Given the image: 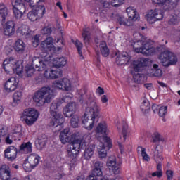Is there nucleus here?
<instances>
[{
	"label": "nucleus",
	"mask_w": 180,
	"mask_h": 180,
	"mask_svg": "<svg viewBox=\"0 0 180 180\" xmlns=\"http://www.w3.org/2000/svg\"><path fill=\"white\" fill-rule=\"evenodd\" d=\"M75 46H76L77 51L79 53L80 60H84V56H82V51H81V49H82V47H83L82 43L81 41H79V40H76Z\"/></svg>",
	"instance_id": "46"
},
{
	"label": "nucleus",
	"mask_w": 180,
	"mask_h": 180,
	"mask_svg": "<svg viewBox=\"0 0 180 180\" xmlns=\"http://www.w3.org/2000/svg\"><path fill=\"white\" fill-rule=\"evenodd\" d=\"M152 72L150 74V77H162V70L158 68V65L154 64L153 69L151 70Z\"/></svg>",
	"instance_id": "41"
},
{
	"label": "nucleus",
	"mask_w": 180,
	"mask_h": 180,
	"mask_svg": "<svg viewBox=\"0 0 180 180\" xmlns=\"http://www.w3.org/2000/svg\"><path fill=\"white\" fill-rule=\"evenodd\" d=\"M126 0H112L111 1L112 6H114V8H119L123 2H124Z\"/></svg>",
	"instance_id": "50"
},
{
	"label": "nucleus",
	"mask_w": 180,
	"mask_h": 180,
	"mask_svg": "<svg viewBox=\"0 0 180 180\" xmlns=\"http://www.w3.org/2000/svg\"><path fill=\"white\" fill-rule=\"evenodd\" d=\"M18 63L13 57L7 58L3 63L4 69L6 74H12L13 66Z\"/></svg>",
	"instance_id": "20"
},
{
	"label": "nucleus",
	"mask_w": 180,
	"mask_h": 180,
	"mask_svg": "<svg viewBox=\"0 0 180 180\" xmlns=\"http://www.w3.org/2000/svg\"><path fill=\"white\" fill-rule=\"evenodd\" d=\"M52 88L60 91H71V82L67 78L60 79L53 82Z\"/></svg>",
	"instance_id": "14"
},
{
	"label": "nucleus",
	"mask_w": 180,
	"mask_h": 180,
	"mask_svg": "<svg viewBox=\"0 0 180 180\" xmlns=\"http://www.w3.org/2000/svg\"><path fill=\"white\" fill-rule=\"evenodd\" d=\"M68 59L65 57L56 58L51 60V64L53 67H58V68L64 67L67 65Z\"/></svg>",
	"instance_id": "27"
},
{
	"label": "nucleus",
	"mask_w": 180,
	"mask_h": 180,
	"mask_svg": "<svg viewBox=\"0 0 180 180\" xmlns=\"http://www.w3.org/2000/svg\"><path fill=\"white\" fill-rule=\"evenodd\" d=\"M127 13L129 20H131L132 23L139 19V14H137V11L133 7H128L127 8Z\"/></svg>",
	"instance_id": "29"
},
{
	"label": "nucleus",
	"mask_w": 180,
	"mask_h": 180,
	"mask_svg": "<svg viewBox=\"0 0 180 180\" xmlns=\"http://www.w3.org/2000/svg\"><path fill=\"white\" fill-rule=\"evenodd\" d=\"M133 77L135 82H137V84H140L141 79V75L140 74H136L134 75L133 72Z\"/></svg>",
	"instance_id": "60"
},
{
	"label": "nucleus",
	"mask_w": 180,
	"mask_h": 180,
	"mask_svg": "<svg viewBox=\"0 0 180 180\" xmlns=\"http://www.w3.org/2000/svg\"><path fill=\"white\" fill-rule=\"evenodd\" d=\"M82 37L83 39V41L85 44H89V41H91V33H89V31L88 29L85 28L83 30V32L82 33Z\"/></svg>",
	"instance_id": "38"
},
{
	"label": "nucleus",
	"mask_w": 180,
	"mask_h": 180,
	"mask_svg": "<svg viewBox=\"0 0 180 180\" xmlns=\"http://www.w3.org/2000/svg\"><path fill=\"white\" fill-rule=\"evenodd\" d=\"M135 53H141L143 56H153L155 53V48L151 45L150 39L144 37L141 34H134V44H132Z\"/></svg>",
	"instance_id": "3"
},
{
	"label": "nucleus",
	"mask_w": 180,
	"mask_h": 180,
	"mask_svg": "<svg viewBox=\"0 0 180 180\" xmlns=\"http://www.w3.org/2000/svg\"><path fill=\"white\" fill-rule=\"evenodd\" d=\"M37 148L39 150H41V148H43L44 147V146H46V139H39L37 140Z\"/></svg>",
	"instance_id": "53"
},
{
	"label": "nucleus",
	"mask_w": 180,
	"mask_h": 180,
	"mask_svg": "<svg viewBox=\"0 0 180 180\" xmlns=\"http://www.w3.org/2000/svg\"><path fill=\"white\" fill-rule=\"evenodd\" d=\"M152 176H158V178H161L162 176V171H158L153 172Z\"/></svg>",
	"instance_id": "63"
},
{
	"label": "nucleus",
	"mask_w": 180,
	"mask_h": 180,
	"mask_svg": "<svg viewBox=\"0 0 180 180\" xmlns=\"http://www.w3.org/2000/svg\"><path fill=\"white\" fill-rule=\"evenodd\" d=\"M53 42V39L51 37H49L44 41H43L41 44V48L42 51H57V50L56 49V46H54Z\"/></svg>",
	"instance_id": "18"
},
{
	"label": "nucleus",
	"mask_w": 180,
	"mask_h": 180,
	"mask_svg": "<svg viewBox=\"0 0 180 180\" xmlns=\"http://www.w3.org/2000/svg\"><path fill=\"white\" fill-rule=\"evenodd\" d=\"M164 18V13L160 9H154L148 11L145 15V19L148 23L153 24L157 20H161Z\"/></svg>",
	"instance_id": "12"
},
{
	"label": "nucleus",
	"mask_w": 180,
	"mask_h": 180,
	"mask_svg": "<svg viewBox=\"0 0 180 180\" xmlns=\"http://www.w3.org/2000/svg\"><path fill=\"white\" fill-rule=\"evenodd\" d=\"M161 139V135L158 132H155L152 136L151 143H157Z\"/></svg>",
	"instance_id": "51"
},
{
	"label": "nucleus",
	"mask_w": 180,
	"mask_h": 180,
	"mask_svg": "<svg viewBox=\"0 0 180 180\" xmlns=\"http://www.w3.org/2000/svg\"><path fill=\"white\" fill-rule=\"evenodd\" d=\"M77 112V104L69 103L63 109V115L65 117H71Z\"/></svg>",
	"instance_id": "24"
},
{
	"label": "nucleus",
	"mask_w": 180,
	"mask_h": 180,
	"mask_svg": "<svg viewBox=\"0 0 180 180\" xmlns=\"http://www.w3.org/2000/svg\"><path fill=\"white\" fill-rule=\"evenodd\" d=\"M32 65H34L35 70L41 72L46 71L49 67H51V62L46 58H32Z\"/></svg>",
	"instance_id": "11"
},
{
	"label": "nucleus",
	"mask_w": 180,
	"mask_h": 180,
	"mask_svg": "<svg viewBox=\"0 0 180 180\" xmlns=\"http://www.w3.org/2000/svg\"><path fill=\"white\" fill-rule=\"evenodd\" d=\"M51 32H53V30L50 27H44L41 30V34H51Z\"/></svg>",
	"instance_id": "52"
},
{
	"label": "nucleus",
	"mask_w": 180,
	"mask_h": 180,
	"mask_svg": "<svg viewBox=\"0 0 180 180\" xmlns=\"http://www.w3.org/2000/svg\"><path fill=\"white\" fill-rule=\"evenodd\" d=\"M3 29L6 36H12L15 33V22L12 20L7 21L3 25Z\"/></svg>",
	"instance_id": "23"
},
{
	"label": "nucleus",
	"mask_w": 180,
	"mask_h": 180,
	"mask_svg": "<svg viewBox=\"0 0 180 180\" xmlns=\"http://www.w3.org/2000/svg\"><path fill=\"white\" fill-rule=\"evenodd\" d=\"M4 155L8 161H15L18 157V148L13 146H10L4 150Z\"/></svg>",
	"instance_id": "19"
},
{
	"label": "nucleus",
	"mask_w": 180,
	"mask_h": 180,
	"mask_svg": "<svg viewBox=\"0 0 180 180\" xmlns=\"http://www.w3.org/2000/svg\"><path fill=\"white\" fill-rule=\"evenodd\" d=\"M13 49L17 53H23L26 49V44L23 42L21 39H18L15 41L13 45Z\"/></svg>",
	"instance_id": "30"
},
{
	"label": "nucleus",
	"mask_w": 180,
	"mask_h": 180,
	"mask_svg": "<svg viewBox=\"0 0 180 180\" xmlns=\"http://www.w3.org/2000/svg\"><path fill=\"white\" fill-rule=\"evenodd\" d=\"M39 163L40 156L36 153H32L25 160L22 164V168L25 172H32Z\"/></svg>",
	"instance_id": "8"
},
{
	"label": "nucleus",
	"mask_w": 180,
	"mask_h": 180,
	"mask_svg": "<svg viewBox=\"0 0 180 180\" xmlns=\"http://www.w3.org/2000/svg\"><path fill=\"white\" fill-rule=\"evenodd\" d=\"M134 70L135 72H139L148 65V60L146 58H139L137 60H134L132 63Z\"/></svg>",
	"instance_id": "22"
},
{
	"label": "nucleus",
	"mask_w": 180,
	"mask_h": 180,
	"mask_svg": "<svg viewBox=\"0 0 180 180\" xmlns=\"http://www.w3.org/2000/svg\"><path fill=\"white\" fill-rule=\"evenodd\" d=\"M101 103H108L109 102V98H108V96L103 95L101 97Z\"/></svg>",
	"instance_id": "64"
},
{
	"label": "nucleus",
	"mask_w": 180,
	"mask_h": 180,
	"mask_svg": "<svg viewBox=\"0 0 180 180\" xmlns=\"http://www.w3.org/2000/svg\"><path fill=\"white\" fill-rule=\"evenodd\" d=\"M30 6H32V8H37L39 6V0H29L28 1Z\"/></svg>",
	"instance_id": "59"
},
{
	"label": "nucleus",
	"mask_w": 180,
	"mask_h": 180,
	"mask_svg": "<svg viewBox=\"0 0 180 180\" xmlns=\"http://www.w3.org/2000/svg\"><path fill=\"white\" fill-rule=\"evenodd\" d=\"M106 146L108 147V143L104 141H100L98 145L97 146V152L98 154L99 158H105L108 155V150L106 149Z\"/></svg>",
	"instance_id": "26"
},
{
	"label": "nucleus",
	"mask_w": 180,
	"mask_h": 180,
	"mask_svg": "<svg viewBox=\"0 0 180 180\" xmlns=\"http://www.w3.org/2000/svg\"><path fill=\"white\" fill-rule=\"evenodd\" d=\"M19 153H20V154H29L32 153V143L27 142L21 144Z\"/></svg>",
	"instance_id": "32"
},
{
	"label": "nucleus",
	"mask_w": 180,
	"mask_h": 180,
	"mask_svg": "<svg viewBox=\"0 0 180 180\" xmlns=\"http://www.w3.org/2000/svg\"><path fill=\"white\" fill-rule=\"evenodd\" d=\"M98 2L101 4L103 8H110V6H112V2L110 3V0H98Z\"/></svg>",
	"instance_id": "49"
},
{
	"label": "nucleus",
	"mask_w": 180,
	"mask_h": 180,
	"mask_svg": "<svg viewBox=\"0 0 180 180\" xmlns=\"http://www.w3.org/2000/svg\"><path fill=\"white\" fill-rule=\"evenodd\" d=\"M117 23H119V25L121 26H131V25H133V21L124 17H119L117 18Z\"/></svg>",
	"instance_id": "40"
},
{
	"label": "nucleus",
	"mask_w": 180,
	"mask_h": 180,
	"mask_svg": "<svg viewBox=\"0 0 180 180\" xmlns=\"http://www.w3.org/2000/svg\"><path fill=\"white\" fill-rule=\"evenodd\" d=\"M131 57L129 56V53L127 52H123L122 55L117 59V64L120 65H123V64H126L130 61Z\"/></svg>",
	"instance_id": "33"
},
{
	"label": "nucleus",
	"mask_w": 180,
	"mask_h": 180,
	"mask_svg": "<svg viewBox=\"0 0 180 180\" xmlns=\"http://www.w3.org/2000/svg\"><path fill=\"white\" fill-rule=\"evenodd\" d=\"M98 47L103 57H108L109 56V48H108V45L105 41H101Z\"/></svg>",
	"instance_id": "31"
},
{
	"label": "nucleus",
	"mask_w": 180,
	"mask_h": 180,
	"mask_svg": "<svg viewBox=\"0 0 180 180\" xmlns=\"http://www.w3.org/2000/svg\"><path fill=\"white\" fill-rule=\"evenodd\" d=\"M106 133H108V124L105 121L101 122L96 128V137L98 140L105 141L108 144V148H112V140L106 136Z\"/></svg>",
	"instance_id": "7"
},
{
	"label": "nucleus",
	"mask_w": 180,
	"mask_h": 180,
	"mask_svg": "<svg viewBox=\"0 0 180 180\" xmlns=\"http://www.w3.org/2000/svg\"><path fill=\"white\" fill-rule=\"evenodd\" d=\"M59 139L62 144L70 143L68 145V154L70 158H75L79 153V148H82L85 142L90 140L91 135L86 134L82 138H78L77 134H71L70 129L66 128L60 132Z\"/></svg>",
	"instance_id": "1"
},
{
	"label": "nucleus",
	"mask_w": 180,
	"mask_h": 180,
	"mask_svg": "<svg viewBox=\"0 0 180 180\" xmlns=\"http://www.w3.org/2000/svg\"><path fill=\"white\" fill-rule=\"evenodd\" d=\"M8 16V8L6 7L2 6L0 8V18L5 20V18Z\"/></svg>",
	"instance_id": "48"
},
{
	"label": "nucleus",
	"mask_w": 180,
	"mask_h": 180,
	"mask_svg": "<svg viewBox=\"0 0 180 180\" xmlns=\"http://www.w3.org/2000/svg\"><path fill=\"white\" fill-rule=\"evenodd\" d=\"M18 31L20 32L22 35L25 36H27V34H30V30L29 29V26L27 25H22L18 29Z\"/></svg>",
	"instance_id": "47"
},
{
	"label": "nucleus",
	"mask_w": 180,
	"mask_h": 180,
	"mask_svg": "<svg viewBox=\"0 0 180 180\" xmlns=\"http://www.w3.org/2000/svg\"><path fill=\"white\" fill-rule=\"evenodd\" d=\"M96 94L99 96L103 95V94H105V90L103 89V88L99 86L96 89Z\"/></svg>",
	"instance_id": "62"
},
{
	"label": "nucleus",
	"mask_w": 180,
	"mask_h": 180,
	"mask_svg": "<svg viewBox=\"0 0 180 180\" xmlns=\"http://www.w3.org/2000/svg\"><path fill=\"white\" fill-rule=\"evenodd\" d=\"M162 65L168 67L169 65H174L178 62V58L170 51L166 50L163 51L159 56Z\"/></svg>",
	"instance_id": "9"
},
{
	"label": "nucleus",
	"mask_w": 180,
	"mask_h": 180,
	"mask_svg": "<svg viewBox=\"0 0 180 180\" xmlns=\"http://www.w3.org/2000/svg\"><path fill=\"white\" fill-rule=\"evenodd\" d=\"M20 119L27 126H33L39 119V111L34 108H27L21 112Z\"/></svg>",
	"instance_id": "6"
},
{
	"label": "nucleus",
	"mask_w": 180,
	"mask_h": 180,
	"mask_svg": "<svg viewBox=\"0 0 180 180\" xmlns=\"http://www.w3.org/2000/svg\"><path fill=\"white\" fill-rule=\"evenodd\" d=\"M13 140H15V138L11 134L6 138V144H12V143H13Z\"/></svg>",
	"instance_id": "58"
},
{
	"label": "nucleus",
	"mask_w": 180,
	"mask_h": 180,
	"mask_svg": "<svg viewBox=\"0 0 180 180\" xmlns=\"http://www.w3.org/2000/svg\"><path fill=\"white\" fill-rule=\"evenodd\" d=\"M103 167V163L100 161L95 162L94 165V169H102Z\"/></svg>",
	"instance_id": "56"
},
{
	"label": "nucleus",
	"mask_w": 180,
	"mask_h": 180,
	"mask_svg": "<svg viewBox=\"0 0 180 180\" xmlns=\"http://www.w3.org/2000/svg\"><path fill=\"white\" fill-rule=\"evenodd\" d=\"M102 169H94L92 171V175L94 176H102Z\"/></svg>",
	"instance_id": "55"
},
{
	"label": "nucleus",
	"mask_w": 180,
	"mask_h": 180,
	"mask_svg": "<svg viewBox=\"0 0 180 180\" xmlns=\"http://www.w3.org/2000/svg\"><path fill=\"white\" fill-rule=\"evenodd\" d=\"M54 98V91L49 86H44L34 93L33 101L37 106H44L46 103H50Z\"/></svg>",
	"instance_id": "4"
},
{
	"label": "nucleus",
	"mask_w": 180,
	"mask_h": 180,
	"mask_svg": "<svg viewBox=\"0 0 180 180\" xmlns=\"http://www.w3.org/2000/svg\"><path fill=\"white\" fill-rule=\"evenodd\" d=\"M13 6V12L15 18H16V19H21L22 16H23V13L26 12L25 4L19 2V1H16L15 4Z\"/></svg>",
	"instance_id": "16"
},
{
	"label": "nucleus",
	"mask_w": 180,
	"mask_h": 180,
	"mask_svg": "<svg viewBox=\"0 0 180 180\" xmlns=\"http://www.w3.org/2000/svg\"><path fill=\"white\" fill-rule=\"evenodd\" d=\"M63 77L61 70H54L49 67L43 72V78L44 79H57Z\"/></svg>",
	"instance_id": "15"
},
{
	"label": "nucleus",
	"mask_w": 180,
	"mask_h": 180,
	"mask_svg": "<svg viewBox=\"0 0 180 180\" xmlns=\"http://www.w3.org/2000/svg\"><path fill=\"white\" fill-rule=\"evenodd\" d=\"M137 151H141V157L143 160V161H146L148 162L151 158H150V155L147 154V152H146V149L141 146H139L137 148Z\"/></svg>",
	"instance_id": "43"
},
{
	"label": "nucleus",
	"mask_w": 180,
	"mask_h": 180,
	"mask_svg": "<svg viewBox=\"0 0 180 180\" xmlns=\"http://www.w3.org/2000/svg\"><path fill=\"white\" fill-rule=\"evenodd\" d=\"M22 96L23 94H22V91H15L13 95V103L15 105H19L22 101Z\"/></svg>",
	"instance_id": "42"
},
{
	"label": "nucleus",
	"mask_w": 180,
	"mask_h": 180,
	"mask_svg": "<svg viewBox=\"0 0 180 180\" xmlns=\"http://www.w3.org/2000/svg\"><path fill=\"white\" fill-rule=\"evenodd\" d=\"M179 22H180L179 16L176 14L172 15L168 21V23L169 25H170V26H176L179 25Z\"/></svg>",
	"instance_id": "39"
},
{
	"label": "nucleus",
	"mask_w": 180,
	"mask_h": 180,
	"mask_svg": "<svg viewBox=\"0 0 180 180\" xmlns=\"http://www.w3.org/2000/svg\"><path fill=\"white\" fill-rule=\"evenodd\" d=\"M141 110L143 113H147L148 110H150V102L147 99H144L141 104Z\"/></svg>",
	"instance_id": "44"
},
{
	"label": "nucleus",
	"mask_w": 180,
	"mask_h": 180,
	"mask_svg": "<svg viewBox=\"0 0 180 180\" xmlns=\"http://www.w3.org/2000/svg\"><path fill=\"white\" fill-rule=\"evenodd\" d=\"M152 109H153L154 113H155L157 112L156 109H159V116H160V117H164V116L165 115H167V110L168 108L167 106L160 107L158 105H153L152 107Z\"/></svg>",
	"instance_id": "36"
},
{
	"label": "nucleus",
	"mask_w": 180,
	"mask_h": 180,
	"mask_svg": "<svg viewBox=\"0 0 180 180\" xmlns=\"http://www.w3.org/2000/svg\"><path fill=\"white\" fill-rule=\"evenodd\" d=\"M18 85L19 80L15 77H11L5 82L4 87L6 92L11 93L17 89Z\"/></svg>",
	"instance_id": "17"
},
{
	"label": "nucleus",
	"mask_w": 180,
	"mask_h": 180,
	"mask_svg": "<svg viewBox=\"0 0 180 180\" xmlns=\"http://www.w3.org/2000/svg\"><path fill=\"white\" fill-rule=\"evenodd\" d=\"M123 134H122V137H123V141L126 140V137H127V135L126 134V130H127V123L124 122L122 124V127Z\"/></svg>",
	"instance_id": "54"
},
{
	"label": "nucleus",
	"mask_w": 180,
	"mask_h": 180,
	"mask_svg": "<svg viewBox=\"0 0 180 180\" xmlns=\"http://www.w3.org/2000/svg\"><path fill=\"white\" fill-rule=\"evenodd\" d=\"M0 178L2 180H11V169L6 165H3L0 168Z\"/></svg>",
	"instance_id": "25"
},
{
	"label": "nucleus",
	"mask_w": 180,
	"mask_h": 180,
	"mask_svg": "<svg viewBox=\"0 0 180 180\" xmlns=\"http://www.w3.org/2000/svg\"><path fill=\"white\" fill-rule=\"evenodd\" d=\"M166 176H167V180H172L174 178V172L171 169L167 170Z\"/></svg>",
	"instance_id": "57"
},
{
	"label": "nucleus",
	"mask_w": 180,
	"mask_h": 180,
	"mask_svg": "<svg viewBox=\"0 0 180 180\" xmlns=\"http://www.w3.org/2000/svg\"><path fill=\"white\" fill-rule=\"evenodd\" d=\"M107 167L111 174L117 175L120 174V165L116 163V159L114 158L112 160H109L107 162Z\"/></svg>",
	"instance_id": "21"
},
{
	"label": "nucleus",
	"mask_w": 180,
	"mask_h": 180,
	"mask_svg": "<svg viewBox=\"0 0 180 180\" xmlns=\"http://www.w3.org/2000/svg\"><path fill=\"white\" fill-rule=\"evenodd\" d=\"M95 150V146L90 145L84 152V158L86 160H91L92 158V155H94V151Z\"/></svg>",
	"instance_id": "37"
},
{
	"label": "nucleus",
	"mask_w": 180,
	"mask_h": 180,
	"mask_svg": "<svg viewBox=\"0 0 180 180\" xmlns=\"http://www.w3.org/2000/svg\"><path fill=\"white\" fill-rule=\"evenodd\" d=\"M39 36L35 35L32 41V44L34 47H37V46H39Z\"/></svg>",
	"instance_id": "61"
},
{
	"label": "nucleus",
	"mask_w": 180,
	"mask_h": 180,
	"mask_svg": "<svg viewBox=\"0 0 180 180\" xmlns=\"http://www.w3.org/2000/svg\"><path fill=\"white\" fill-rule=\"evenodd\" d=\"M64 102V100H56L53 101L50 107V112L51 115V120L50 122V126L57 127L61 126L62 123H64V118L63 115L60 112V107Z\"/></svg>",
	"instance_id": "5"
},
{
	"label": "nucleus",
	"mask_w": 180,
	"mask_h": 180,
	"mask_svg": "<svg viewBox=\"0 0 180 180\" xmlns=\"http://www.w3.org/2000/svg\"><path fill=\"white\" fill-rule=\"evenodd\" d=\"M86 111L82 118V123L86 130H92L95 124V120L101 116V107L96 103L95 96H88L86 99Z\"/></svg>",
	"instance_id": "2"
},
{
	"label": "nucleus",
	"mask_w": 180,
	"mask_h": 180,
	"mask_svg": "<svg viewBox=\"0 0 180 180\" xmlns=\"http://www.w3.org/2000/svg\"><path fill=\"white\" fill-rule=\"evenodd\" d=\"M44 15H46V7L43 5H39L32 8L27 13V18L30 22H37V20L43 19Z\"/></svg>",
	"instance_id": "10"
},
{
	"label": "nucleus",
	"mask_w": 180,
	"mask_h": 180,
	"mask_svg": "<svg viewBox=\"0 0 180 180\" xmlns=\"http://www.w3.org/2000/svg\"><path fill=\"white\" fill-rule=\"evenodd\" d=\"M70 124L75 129L79 126V117L77 115H73L70 120Z\"/></svg>",
	"instance_id": "45"
},
{
	"label": "nucleus",
	"mask_w": 180,
	"mask_h": 180,
	"mask_svg": "<svg viewBox=\"0 0 180 180\" xmlns=\"http://www.w3.org/2000/svg\"><path fill=\"white\" fill-rule=\"evenodd\" d=\"M12 136L14 138V140H20L22 137V127L21 125H17L13 127L12 130Z\"/></svg>",
	"instance_id": "34"
},
{
	"label": "nucleus",
	"mask_w": 180,
	"mask_h": 180,
	"mask_svg": "<svg viewBox=\"0 0 180 180\" xmlns=\"http://www.w3.org/2000/svg\"><path fill=\"white\" fill-rule=\"evenodd\" d=\"M179 0H152V2L158 6H162L165 11H172L178 5Z\"/></svg>",
	"instance_id": "13"
},
{
	"label": "nucleus",
	"mask_w": 180,
	"mask_h": 180,
	"mask_svg": "<svg viewBox=\"0 0 180 180\" xmlns=\"http://www.w3.org/2000/svg\"><path fill=\"white\" fill-rule=\"evenodd\" d=\"M34 72H36V69H34V65H33L32 62L31 64H27L25 66L24 70V77H32Z\"/></svg>",
	"instance_id": "35"
},
{
	"label": "nucleus",
	"mask_w": 180,
	"mask_h": 180,
	"mask_svg": "<svg viewBox=\"0 0 180 180\" xmlns=\"http://www.w3.org/2000/svg\"><path fill=\"white\" fill-rule=\"evenodd\" d=\"M15 72L17 75L24 77L25 71H23V63L22 60H18L17 63L13 66L12 72Z\"/></svg>",
	"instance_id": "28"
}]
</instances>
